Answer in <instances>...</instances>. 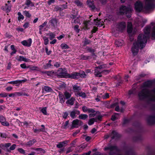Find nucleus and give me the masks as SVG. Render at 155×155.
<instances>
[{
  "label": "nucleus",
  "mask_w": 155,
  "mask_h": 155,
  "mask_svg": "<svg viewBox=\"0 0 155 155\" xmlns=\"http://www.w3.org/2000/svg\"><path fill=\"white\" fill-rule=\"evenodd\" d=\"M155 25L154 23H151L150 26H147L144 29V34H140L139 35L137 42L134 43L131 48V51L134 55H135L137 54L139 48L141 49L145 46L147 43V39L148 37L152 26H153L152 29V39H155V27L154 26Z\"/></svg>",
  "instance_id": "1"
},
{
  "label": "nucleus",
  "mask_w": 155,
  "mask_h": 155,
  "mask_svg": "<svg viewBox=\"0 0 155 155\" xmlns=\"http://www.w3.org/2000/svg\"><path fill=\"white\" fill-rule=\"evenodd\" d=\"M152 84V81H150L143 83L141 86L142 89L138 94L140 99H147L150 101H155V88L151 91L147 88L151 87Z\"/></svg>",
  "instance_id": "2"
},
{
  "label": "nucleus",
  "mask_w": 155,
  "mask_h": 155,
  "mask_svg": "<svg viewBox=\"0 0 155 155\" xmlns=\"http://www.w3.org/2000/svg\"><path fill=\"white\" fill-rule=\"evenodd\" d=\"M133 10L132 7L130 5H129L127 7L125 6L122 5L120 8L118 14L120 15L125 14L127 17L130 18L131 15L130 13Z\"/></svg>",
  "instance_id": "3"
},
{
  "label": "nucleus",
  "mask_w": 155,
  "mask_h": 155,
  "mask_svg": "<svg viewBox=\"0 0 155 155\" xmlns=\"http://www.w3.org/2000/svg\"><path fill=\"white\" fill-rule=\"evenodd\" d=\"M64 96L60 92H59V97L60 102L61 103H64L65 102V99H68L71 96V94L68 91H65L64 93Z\"/></svg>",
  "instance_id": "4"
},
{
  "label": "nucleus",
  "mask_w": 155,
  "mask_h": 155,
  "mask_svg": "<svg viewBox=\"0 0 155 155\" xmlns=\"http://www.w3.org/2000/svg\"><path fill=\"white\" fill-rule=\"evenodd\" d=\"M155 0H145L144 8L146 12H149L153 8Z\"/></svg>",
  "instance_id": "5"
},
{
  "label": "nucleus",
  "mask_w": 155,
  "mask_h": 155,
  "mask_svg": "<svg viewBox=\"0 0 155 155\" xmlns=\"http://www.w3.org/2000/svg\"><path fill=\"white\" fill-rule=\"evenodd\" d=\"M57 74L60 78H68V74L65 68H59L57 72Z\"/></svg>",
  "instance_id": "6"
},
{
  "label": "nucleus",
  "mask_w": 155,
  "mask_h": 155,
  "mask_svg": "<svg viewBox=\"0 0 155 155\" xmlns=\"http://www.w3.org/2000/svg\"><path fill=\"white\" fill-rule=\"evenodd\" d=\"M104 150H109L110 151L109 154L110 155H113V153L116 154L118 152V150L116 146L110 145H108L107 147H105Z\"/></svg>",
  "instance_id": "7"
},
{
  "label": "nucleus",
  "mask_w": 155,
  "mask_h": 155,
  "mask_svg": "<svg viewBox=\"0 0 155 155\" xmlns=\"http://www.w3.org/2000/svg\"><path fill=\"white\" fill-rule=\"evenodd\" d=\"M143 8L142 4L140 1H137L134 4V8L136 12L141 11L143 9Z\"/></svg>",
  "instance_id": "8"
},
{
  "label": "nucleus",
  "mask_w": 155,
  "mask_h": 155,
  "mask_svg": "<svg viewBox=\"0 0 155 155\" xmlns=\"http://www.w3.org/2000/svg\"><path fill=\"white\" fill-rule=\"evenodd\" d=\"M82 124L81 121L78 119H75L72 121L71 127L72 128H77L79 126L81 125Z\"/></svg>",
  "instance_id": "9"
},
{
  "label": "nucleus",
  "mask_w": 155,
  "mask_h": 155,
  "mask_svg": "<svg viewBox=\"0 0 155 155\" xmlns=\"http://www.w3.org/2000/svg\"><path fill=\"white\" fill-rule=\"evenodd\" d=\"M0 122L4 126L8 127L9 126V123L6 121L5 118L2 115H0Z\"/></svg>",
  "instance_id": "10"
},
{
  "label": "nucleus",
  "mask_w": 155,
  "mask_h": 155,
  "mask_svg": "<svg viewBox=\"0 0 155 155\" xmlns=\"http://www.w3.org/2000/svg\"><path fill=\"white\" fill-rule=\"evenodd\" d=\"M32 40L31 38H29L27 40H24L21 42V44L24 46L30 47L31 46L32 43Z\"/></svg>",
  "instance_id": "11"
},
{
  "label": "nucleus",
  "mask_w": 155,
  "mask_h": 155,
  "mask_svg": "<svg viewBox=\"0 0 155 155\" xmlns=\"http://www.w3.org/2000/svg\"><path fill=\"white\" fill-rule=\"evenodd\" d=\"M126 26V24L124 22H122L117 25V28L119 31H122L124 30Z\"/></svg>",
  "instance_id": "12"
},
{
  "label": "nucleus",
  "mask_w": 155,
  "mask_h": 155,
  "mask_svg": "<svg viewBox=\"0 0 155 155\" xmlns=\"http://www.w3.org/2000/svg\"><path fill=\"white\" fill-rule=\"evenodd\" d=\"M79 77V74L77 72H74L72 73L69 74H68V78L72 79H77Z\"/></svg>",
  "instance_id": "13"
},
{
  "label": "nucleus",
  "mask_w": 155,
  "mask_h": 155,
  "mask_svg": "<svg viewBox=\"0 0 155 155\" xmlns=\"http://www.w3.org/2000/svg\"><path fill=\"white\" fill-rule=\"evenodd\" d=\"M75 99L74 97H72L68 99L66 102V103L70 105H73L74 104Z\"/></svg>",
  "instance_id": "14"
},
{
  "label": "nucleus",
  "mask_w": 155,
  "mask_h": 155,
  "mask_svg": "<svg viewBox=\"0 0 155 155\" xmlns=\"http://www.w3.org/2000/svg\"><path fill=\"white\" fill-rule=\"evenodd\" d=\"M82 110L84 112H87L88 113H94L95 110L92 108H89L85 106H84L82 107Z\"/></svg>",
  "instance_id": "15"
},
{
  "label": "nucleus",
  "mask_w": 155,
  "mask_h": 155,
  "mask_svg": "<svg viewBox=\"0 0 155 155\" xmlns=\"http://www.w3.org/2000/svg\"><path fill=\"white\" fill-rule=\"evenodd\" d=\"M80 112L79 111L77 110H74L71 111L70 114V116L72 118H74L76 117V114H79Z\"/></svg>",
  "instance_id": "16"
},
{
  "label": "nucleus",
  "mask_w": 155,
  "mask_h": 155,
  "mask_svg": "<svg viewBox=\"0 0 155 155\" xmlns=\"http://www.w3.org/2000/svg\"><path fill=\"white\" fill-rule=\"evenodd\" d=\"M102 70L101 68H96L95 70L94 74L97 77H101L102 76Z\"/></svg>",
  "instance_id": "17"
},
{
  "label": "nucleus",
  "mask_w": 155,
  "mask_h": 155,
  "mask_svg": "<svg viewBox=\"0 0 155 155\" xmlns=\"http://www.w3.org/2000/svg\"><path fill=\"white\" fill-rule=\"evenodd\" d=\"M57 21L55 18H52L49 21L50 25L54 28L57 26Z\"/></svg>",
  "instance_id": "18"
},
{
  "label": "nucleus",
  "mask_w": 155,
  "mask_h": 155,
  "mask_svg": "<svg viewBox=\"0 0 155 155\" xmlns=\"http://www.w3.org/2000/svg\"><path fill=\"white\" fill-rule=\"evenodd\" d=\"M68 141L66 140L64 141L60 142L57 145V147L58 148H61L63 146L67 145L68 143Z\"/></svg>",
  "instance_id": "19"
},
{
  "label": "nucleus",
  "mask_w": 155,
  "mask_h": 155,
  "mask_svg": "<svg viewBox=\"0 0 155 155\" xmlns=\"http://www.w3.org/2000/svg\"><path fill=\"white\" fill-rule=\"evenodd\" d=\"M42 90L47 92H52L53 91L52 89L48 86H44L42 87Z\"/></svg>",
  "instance_id": "20"
},
{
  "label": "nucleus",
  "mask_w": 155,
  "mask_h": 155,
  "mask_svg": "<svg viewBox=\"0 0 155 155\" xmlns=\"http://www.w3.org/2000/svg\"><path fill=\"white\" fill-rule=\"evenodd\" d=\"M11 5H8L7 4H5V7L3 6L2 7V9L3 10L6 11V12H8L11 8Z\"/></svg>",
  "instance_id": "21"
},
{
  "label": "nucleus",
  "mask_w": 155,
  "mask_h": 155,
  "mask_svg": "<svg viewBox=\"0 0 155 155\" xmlns=\"http://www.w3.org/2000/svg\"><path fill=\"white\" fill-rule=\"evenodd\" d=\"M94 1L93 0H88L87 1V3L88 6L92 9L94 8Z\"/></svg>",
  "instance_id": "22"
},
{
  "label": "nucleus",
  "mask_w": 155,
  "mask_h": 155,
  "mask_svg": "<svg viewBox=\"0 0 155 155\" xmlns=\"http://www.w3.org/2000/svg\"><path fill=\"white\" fill-rule=\"evenodd\" d=\"M75 95L77 96H79V97H81L82 98H85L86 97V95L85 93L81 92H78L77 93L75 94Z\"/></svg>",
  "instance_id": "23"
},
{
  "label": "nucleus",
  "mask_w": 155,
  "mask_h": 155,
  "mask_svg": "<svg viewBox=\"0 0 155 155\" xmlns=\"http://www.w3.org/2000/svg\"><path fill=\"white\" fill-rule=\"evenodd\" d=\"M25 5L29 7V6L34 7V4L31 1V0H26Z\"/></svg>",
  "instance_id": "24"
},
{
  "label": "nucleus",
  "mask_w": 155,
  "mask_h": 155,
  "mask_svg": "<svg viewBox=\"0 0 155 155\" xmlns=\"http://www.w3.org/2000/svg\"><path fill=\"white\" fill-rule=\"evenodd\" d=\"M124 43L123 40H120L115 41V43L116 45L118 47L120 46L123 45Z\"/></svg>",
  "instance_id": "25"
},
{
  "label": "nucleus",
  "mask_w": 155,
  "mask_h": 155,
  "mask_svg": "<svg viewBox=\"0 0 155 155\" xmlns=\"http://www.w3.org/2000/svg\"><path fill=\"white\" fill-rule=\"evenodd\" d=\"M35 150L37 152V153L38 154H44L45 153V150L41 148H36Z\"/></svg>",
  "instance_id": "26"
},
{
  "label": "nucleus",
  "mask_w": 155,
  "mask_h": 155,
  "mask_svg": "<svg viewBox=\"0 0 155 155\" xmlns=\"http://www.w3.org/2000/svg\"><path fill=\"white\" fill-rule=\"evenodd\" d=\"M84 28L85 29H88L91 27L90 21H85L84 23Z\"/></svg>",
  "instance_id": "27"
},
{
  "label": "nucleus",
  "mask_w": 155,
  "mask_h": 155,
  "mask_svg": "<svg viewBox=\"0 0 155 155\" xmlns=\"http://www.w3.org/2000/svg\"><path fill=\"white\" fill-rule=\"evenodd\" d=\"M132 23L130 22H128L127 29V32L128 33H131L132 31Z\"/></svg>",
  "instance_id": "28"
},
{
  "label": "nucleus",
  "mask_w": 155,
  "mask_h": 155,
  "mask_svg": "<svg viewBox=\"0 0 155 155\" xmlns=\"http://www.w3.org/2000/svg\"><path fill=\"white\" fill-rule=\"evenodd\" d=\"M95 122H97V119L95 118H91L89 120L88 122V124L91 125L94 123Z\"/></svg>",
  "instance_id": "29"
},
{
  "label": "nucleus",
  "mask_w": 155,
  "mask_h": 155,
  "mask_svg": "<svg viewBox=\"0 0 155 155\" xmlns=\"http://www.w3.org/2000/svg\"><path fill=\"white\" fill-rule=\"evenodd\" d=\"M97 19L98 18L94 19V24L99 26H101L102 25V23H101V22L100 21V20H98Z\"/></svg>",
  "instance_id": "30"
},
{
  "label": "nucleus",
  "mask_w": 155,
  "mask_h": 155,
  "mask_svg": "<svg viewBox=\"0 0 155 155\" xmlns=\"http://www.w3.org/2000/svg\"><path fill=\"white\" fill-rule=\"evenodd\" d=\"M151 121L152 123H155V115L149 117L148 122L149 123H150Z\"/></svg>",
  "instance_id": "31"
},
{
  "label": "nucleus",
  "mask_w": 155,
  "mask_h": 155,
  "mask_svg": "<svg viewBox=\"0 0 155 155\" xmlns=\"http://www.w3.org/2000/svg\"><path fill=\"white\" fill-rule=\"evenodd\" d=\"M73 89L74 91H79L81 90L80 87L76 85H74L73 86Z\"/></svg>",
  "instance_id": "32"
},
{
  "label": "nucleus",
  "mask_w": 155,
  "mask_h": 155,
  "mask_svg": "<svg viewBox=\"0 0 155 155\" xmlns=\"http://www.w3.org/2000/svg\"><path fill=\"white\" fill-rule=\"evenodd\" d=\"M60 84L59 85L58 88L61 90L62 89L65 88L66 87V84L63 82H61L60 83Z\"/></svg>",
  "instance_id": "33"
},
{
  "label": "nucleus",
  "mask_w": 155,
  "mask_h": 155,
  "mask_svg": "<svg viewBox=\"0 0 155 155\" xmlns=\"http://www.w3.org/2000/svg\"><path fill=\"white\" fill-rule=\"evenodd\" d=\"M88 117V115L86 114H81L79 116V118L82 120H85Z\"/></svg>",
  "instance_id": "34"
},
{
  "label": "nucleus",
  "mask_w": 155,
  "mask_h": 155,
  "mask_svg": "<svg viewBox=\"0 0 155 155\" xmlns=\"http://www.w3.org/2000/svg\"><path fill=\"white\" fill-rule=\"evenodd\" d=\"M11 48L12 51L11 53V55H12L13 54L16 53L17 50L15 48V46L13 45H12L11 46Z\"/></svg>",
  "instance_id": "35"
},
{
  "label": "nucleus",
  "mask_w": 155,
  "mask_h": 155,
  "mask_svg": "<svg viewBox=\"0 0 155 155\" xmlns=\"http://www.w3.org/2000/svg\"><path fill=\"white\" fill-rule=\"evenodd\" d=\"M111 135L112 136V139H114L115 137H118L119 135L117 132L115 131H113L112 132Z\"/></svg>",
  "instance_id": "36"
},
{
  "label": "nucleus",
  "mask_w": 155,
  "mask_h": 155,
  "mask_svg": "<svg viewBox=\"0 0 155 155\" xmlns=\"http://www.w3.org/2000/svg\"><path fill=\"white\" fill-rule=\"evenodd\" d=\"M117 103L113 104L111 105V107L113 108L114 107L116 106L115 108V110L116 111H119V107L118 106H117Z\"/></svg>",
  "instance_id": "37"
},
{
  "label": "nucleus",
  "mask_w": 155,
  "mask_h": 155,
  "mask_svg": "<svg viewBox=\"0 0 155 155\" xmlns=\"http://www.w3.org/2000/svg\"><path fill=\"white\" fill-rule=\"evenodd\" d=\"M35 142L36 140L35 139H33L32 140H30L27 142L26 145L29 146H31L33 145Z\"/></svg>",
  "instance_id": "38"
},
{
  "label": "nucleus",
  "mask_w": 155,
  "mask_h": 155,
  "mask_svg": "<svg viewBox=\"0 0 155 155\" xmlns=\"http://www.w3.org/2000/svg\"><path fill=\"white\" fill-rule=\"evenodd\" d=\"M101 98L104 99H107L109 97V95L108 93H105L103 95L101 94Z\"/></svg>",
  "instance_id": "39"
},
{
  "label": "nucleus",
  "mask_w": 155,
  "mask_h": 155,
  "mask_svg": "<svg viewBox=\"0 0 155 155\" xmlns=\"http://www.w3.org/2000/svg\"><path fill=\"white\" fill-rule=\"evenodd\" d=\"M119 115L118 113H115L114 115L112 116L111 119L113 121L115 120L116 119L118 118Z\"/></svg>",
  "instance_id": "40"
},
{
  "label": "nucleus",
  "mask_w": 155,
  "mask_h": 155,
  "mask_svg": "<svg viewBox=\"0 0 155 155\" xmlns=\"http://www.w3.org/2000/svg\"><path fill=\"white\" fill-rule=\"evenodd\" d=\"M61 48L63 49H68L69 48V46L67 44L64 43L61 45Z\"/></svg>",
  "instance_id": "41"
},
{
  "label": "nucleus",
  "mask_w": 155,
  "mask_h": 155,
  "mask_svg": "<svg viewBox=\"0 0 155 155\" xmlns=\"http://www.w3.org/2000/svg\"><path fill=\"white\" fill-rule=\"evenodd\" d=\"M49 36V38L50 40H52L55 38V34L52 32H50L48 34Z\"/></svg>",
  "instance_id": "42"
},
{
  "label": "nucleus",
  "mask_w": 155,
  "mask_h": 155,
  "mask_svg": "<svg viewBox=\"0 0 155 155\" xmlns=\"http://www.w3.org/2000/svg\"><path fill=\"white\" fill-rule=\"evenodd\" d=\"M18 20H20L21 19L23 20L24 19V17L22 15L20 12H18Z\"/></svg>",
  "instance_id": "43"
},
{
  "label": "nucleus",
  "mask_w": 155,
  "mask_h": 155,
  "mask_svg": "<svg viewBox=\"0 0 155 155\" xmlns=\"http://www.w3.org/2000/svg\"><path fill=\"white\" fill-rule=\"evenodd\" d=\"M20 81H19L18 80H16L9 82H8V83L13 84H19V82H20Z\"/></svg>",
  "instance_id": "44"
},
{
  "label": "nucleus",
  "mask_w": 155,
  "mask_h": 155,
  "mask_svg": "<svg viewBox=\"0 0 155 155\" xmlns=\"http://www.w3.org/2000/svg\"><path fill=\"white\" fill-rule=\"evenodd\" d=\"M23 13L25 15L28 17H30L31 16V15L27 11H23Z\"/></svg>",
  "instance_id": "45"
},
{
  "label": "nucleus",
  "mask_w": 155,
  "mask_h": 155,
  "mask_svg": "<svg viewBox=\"0 0 155 155\" xmlns=\"http://www.w3.org/2000/svg\"><path fill=\"white\" fill-rule=\"evenodd\" d=\"M43 38L44 41V44L45 45H47L48 43V39L46 37L44 36L43 37Z\"/></svg>",
  "instance_id": "46"
},
{
  "label": "nucleus",
  "mask_w": 155,
  "mask_h": 155,
  "mask_svg": "<svg viewBox=\"0 0 155 155\" xmlns=\"http://www.w3.org/2000/svg\"><path fill=\"white\" fill-rule=\"evenodd\" d=\"M18 151L21 153L26 155L25 150L22 148H19L18 149Z\"/></svg>",
  "instance_id": "47"
},
{
  "label": "nucleus",
  "mask_w": 155,
  "mask_h": 155,
  "mask_svg": "<svg viewBox=\"0 0 155 155\" xmlns=\"http://www.w3.org/2000/svg\"><path fill=\"white\" fill-rule=\"evenodd\" d=\"M1 145L3 147H4L5 148H8L11 145V143H5V144H1Z\"/></svg>",
  "instance_id": "48"
},
{
  "label": "nucleus",
  "mask_w": 155,
  "mask_h": 155,
  "mask_svg": "<svg viewBox=\"0 0 155 155\" xmlns=\"http://www.w3.org/2000/svg\"><path fill=\"white\" fill-rule=\"evenodd\" d=\"M89 56H85L83 55H82L80 56V58L82 60H87L88 59Z\"/></svg>",
  "instance_id": "49"
},
{
  "label": "nucleus",
  "mask_w": 155,
  "mask_h": 155,
  "mask_svg": "<svg viewBox=\"0 0 155 155\" xmlns=\"http://www.w3.org/2000/svg\"><path fill=\"white\" fill-rule=\"evenodd\" d=\"M79 77L80 76L81 78H84L86 76V74L84 71L81 72V73H79Z\"/></svg>",
  "instance_id": "50"
},
{
  "label": "nucleus",
  "mask_w": 155,
  "mask_h": 155,
  "mask_svg": "<svg viewBox=\"0 0 155 155\" xmlns=\"http://www.w3.org/2000/svg\"><path fill=\"white\" fill-rule=\"evenodd\" d=\"M42 112L45 115H46L47 114V111H46V108L45 107L43 108L41 110Z\"/></svg>",
  "instance_id": "51"
},
{
  "label": "nucleus",
  "mask_w": 155,
  "mask_h": 155,
  "mask_svg": "<svg viewBox=\"0 0 155 155\" xmlns=\"http://www.w3.org/2000/svg\"><path fill=\"white\" fill-rule=\"evenodd\" d=\"M47 24V22H45L42 25H40L39 26V30H41Z\"/></svg>",
  "instance_id": "52"
},
{
  "label": "nucleus",
  "mask_w": 155,
  "mask_h": 155,
  "mask_svg": "<svg viewBox=\"0 0 155 155\" xmlns=\"http://www.w3.org/2000/svg\"><path fill=\"white\" fill-rule=\"evenodd\" d=\"M79 26L78 25H75L74 28V29L77 33L79 32L80 29L78 28Z\"/></svg>",
  "instance_id": "53"
},
{
  "label": "nucleus",
  "mask_w": 155,
  "mask_h": 155,
  "mask_svg": "<svg viewBox=\"0 0 155 155\" xmlns=\"http://www.w3.org/2000/svg\"><path fill=\"white\" fill-rule=\"evenodd\" d=\"M45 51L47 54L49 55L51 53V50L48 51L47 47H46L45 48Z\"/></svg>",
  "instance_id": "54"
},
{
  "label": "nucleus",
  "mask_w": 155,
  "mask_h": 155,
  "mask_svg": "<svg viewBox=\"0 0 155 155\" xmlns=\"http://www.w3.org/2000/svg\"><path fill=\"white\" fill-rule=\"evenodd\" d=\"M0 136L2 138H6L7 137V136L5 133H2L0 132Z\"/></svg>",
  "instance_id": "55"
},
{
  "label": "nucleus",
  "mask_w": 155,
  "mask_h": 155,
  "mask_svg": "<svg viewBox=\"0 0 155 155\" xmlns=\"http://www.w3.org/2000/svg\"><path fill=\"white\" fill-rule=\"evenodd\" d=\"M75 3L78 6H81L82 5V3L78 1H75Z\"/></svg>",
  "instance_id": "56"
},
{
  "label": "nucleus",
  "mask_w": 155,
  "mask_h": 155,
  "mask_svg": "<svg viewBox=\"0 0 155 155\" xmlns=\"http://www.w3.org/2000/svg\"><path fill=\"white\" fill-rule=\"evenodd\" d=\"M19 60L20 61H26V59L23 56H20L19 57Z\"/></svg>",
  "instance_id": "57"
},
{
  "label": "nucleus",
  "mask_w": 155,
  "mask_h": 155,
  "mask_svg": "<svg viewBox=\"0 0 155 155\" xmlns=\"http://www.w3.org/2000/svg\"><path fill=\"white\" fill-rule=\"evenodd\" d=\"M91 43V41L90 40L87 39H85V40L84 41V44L85 45H87Z\"/></svg>",
  "instance_id": "58"
},
{
  "label": "nucleus",
  "mask_w": 155,
  "mask_h": 155,
  "mask_svg": "<svg viewBox=\"0 0 155 155\" xmlns=\"http://www.w3.org/2000/svg\"><path fill=\"white\" fill-rule=\"evenodd\" d=\"M16 145L15 144H13L10 147V150H14L16 147Z\"/></svg>",
  "instance_id": "59"
},
{
  "label": "nucleus",
  "mask_w": 155,
  "mask_h": 155,
  "mask_svg": "<svg viewBox=\"0 0 155 155\" xmlns=\"http://www.w3.org/2000/svg\"><path fill=\"white\" fill-rule=\"evenodd\" d=\"M102 116L101 115H99L96 118H96L97 119V120L101 121V120L102 118Z\"/></svg>",
  "instance_id": "60"
},
{
  "label": "nucleus",
  "mask_w": 155,
  "mask_h": 155,
  "mask_svg": "<svg viewBox=\"0 0 155 155\" xmlns=\"http://www.w3.org/2000/svg\"><path fill=\"white\" fill-rule=\"evenodd\" d=\"M29 23L28 22H25L24 23L23 25V27L25 28H26L29 27Z\"/></svg>",
  "instance_id": "61"
},
{
  "label": "nucleus",
  "mask_w": 155,
  "mask_h": 155,
  "mask_svg": "<svg viewBox=\"0 0 155 155\" xmlns=\"http://www.w3.org/2000/svg\"><path fill=\"white\" fill-rule=\"evenodd\" d=\"M100 98L101 99V94L100 95H97V97L95 99V100L97 102H98L99 101L101 100Z\"/></svg>",
  "instance_id": "62"
},
{
  "label": "nucleus",
  "mask_w": 155,
  "mask_h": 155,
  "mask_svg": "<svg viewBox=\"0 0 155 155\" xmlns=\"http://www.w3.org/2000/svg\"><path fill=\"white\" fill-rule=\"evenodd\" d=\"M69 124V121L68 120L66 121L65 123L63 125V127L64 128H66Z\"/></svg>",
  "instance_id": "63"
},
{
  "label": "nucleus",
  "mask_w": 155,
  "mask_h": 155,
  "mask_svg": "<svg viewBox=\"0 0 155 155\" xmlns=\"http://www.w3.org/2000/svg\"><path fill=\"white\" fill-rule=\"evenodd\" d=\"M8 94L6 93H3L0 94V96L2 97H6L7 96Z\"/></svg>",
  "instance_id": "64"
}]
</instances>
